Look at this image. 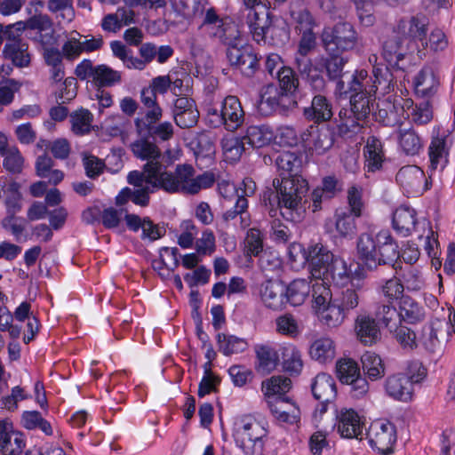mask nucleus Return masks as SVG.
Segmentation results:
<instances>
[{
	"label": "nucleus",
	"instance_id": "nucleus-10",
	"mask_svg": "<svg viewBox=\"0 0 455 455\" xmlns=\"http://www.w3.org/2000/svg\"><path fill=\"white\" fill-rule=\"evenodd\" d=\"M413 101L411 99H403L396 96L379 100L377 104L375 119L385 126L401 125L404 114L412 107Z\"/></svg>",
	"mask_w": 455,
	"mask_h": 455
},
{
	"label": "nucleus",
	"instance_id": "nucleus-6",
	"mask_svg": "<svg viewBox=\"0 0 455 455\" xmlns=\"http://www.w3.org/2000/svg\"><path fill=\"white\" fill-rule=\"evenodd\" d=\"M207 120L214 128L223 125L230 132L237 130L244 121V111L239 99L228 96L220 105H210L207 108Z\"/></svg>",
	"mask_w": 455,
	"mask_h": 455
},
{
	"label": "nucleus",
	"instance_id": "nucleus-35",
	"mask_svg": "<svg viewBox=\"0 0 455 455\" xmlns=\"http://www.w3.org/2000/svg\"><path fill=\"white\" fill-rule=\"evenodd\" d=\"M416 211L409 206L398 207L393 214V228L403 236L416 228Z\"/></svg>",
	"mask_w": 455,
	"mask_h": 455
},
{
	"label": "nucleus",
	"instance_id": "nucleus-59",
	"mask_svg": "<svg viewBox=\"0 0 455 455\" xmlns=\"http://www.w3.org/2000/svg\"><path fill=\"white\" fill-rule=\"evenodd\" d=\"M355 5L360 23L364 27H371L376 21L375 4L377 0H352Z\"/></svg>",
	"mask_w": 455,
	"mask_h": 455
},
{
	"label": "nucleus",
	"instance_id": "nucleus-21",
	"mask_svg": "<svg viewBox=\"0 0 455 455\" xmlns=\"http://www.w3.org/2000/svg\"><path fill=\"white\" fill-rule=\"evenodd\" d=\"M451 145V140L450 136L445 134V132L440 134L438 130L436 135L432 138L428 148L430 168L432 170H436L438 167L443 170L446 166Z\"/></svg>",
	"mask_w": 455,
	"mask_h": 455
},
{
	"label": "nucleus",
	"instance_id": "nucleus-47",
	"mask_svg": "<svg viewBox=\"0 0 455 455\" xmlns=\"http://www.w3.org/2000/svg\"><path fill=\"white\" fill-rule=\"evenodd\" d=\"M243 184L244 185L243 194L236 196V201L234 209L228 210L222 215V220L226 223L234 220L239 214H244L248 208V201L246 196H249L254 193L256 186L255 183L249 179L244 180Z\"/></svg>",
	"mask_w": 455,
	"mask_h": 455
},
{
	"label": "nucleus",
	"instance_id": "nucleus-41",
	"mask_svg": "<svg viewBox=\"0 0 455 455\" xmlns=\"http://www.w3.org/2000/svg\"><path fill=\"white\" fill-rule=\"evenodd\" d=\"M133 155L141 160L147 161L145 164L162 163L160 161L162 154L158 147L145 139H140L131 145Z\"/></svg>",
	"mask_w": 455,
	"mask_h": 455
},
{
	"label": "nucleus",
	"instance_id": "nucleus-50",
	"mask_svg": "<svg viewBox=\"0 0 455 455\" xmlns=\"http://www.w3.org/2000/svg\"><path fill=\"white\" fill-rule=\"evenodd\" d=\"M280 351L284 371L291 374L299 373L303 367L300 351L291 344L282 346Z\"/></svg>",
	"mask_w": 455,
	"mask_h": 455
},
{
	"label": "nucleus",
	"instance_id": "nucleus-27",
	"mask_svg": "<svg viewBox=\"0 0 455 455\" xmlns=\"http://www.w3.org/2000/svg\"><path fill=\"white\" fill-rule=\"evenodd\" d=\"M379 244L378 234L373 236L369 233H362L356 242V252L361 261L368 269H376V252Z\"/></svg>",
	"mask_w": 455,
	"mask_h": 455
},
{
	"label": "nucleus",
	"instance_id": "nucleus-9",
	"mask_svg": "<svg viewBox=\"0 0 455 455\" xmlns=\"http://www.w3.org/2000/svg\"><path fill=\"white\" fill-rule=\"evenodd\" d=\"M178 193L187 195L198 194L202 189L212 187L215 181L214 174L205 172L196 175V170L191 164H183L176 166Z\"/></svg>",
	"mask_w": 455,
	"mask_h": 455
},
{
	"label": "nucleus",
	"instance_id": "nucleus-62",
	"mask_svg": "<svg viewBox=\"0 0 455 455\" xmlns=\"http://www.w3.org/2000/svg\"><path fill=\"white\" fill-rule=\"evenodd\" d=\"M410 109L411 111L407 113V116L417 125L427 124L433 118V109L429 100H426L415 106L413 104Z\"/></svg>",
	"mask_w": 455,
	"mask_h": 455
},
{
	"label": "nucleus",
	"instance_id": "nucleus-58",
	"mask_svg": "<svg viewBox=\"0 0 455 455\" xmlns=\"http://www.w3.org/2000/svg\"><path fill=\"white\" fill-rule=\"evenodd\" d=\"M336 374L342 383L347 384L360 376V369L355 361L342 358L336 363Z\"/></svg>",
	"mask_w": 455,
	"mask_h": 455
},
{
	"label": "nucleus",
	"instance_id": "nucleus-31",
	"mask_svg": "<svg viewBox=\"0 0 455 455\" xmlns=\"http://www.w3.org/2000/svg\"><path fill=\"white\" fill-rule=\"evenodd\" d=\"M365 168L368 172H374L382 167L385 159L383 144L381 140L371 136L367 139L364 147Z\"/></svg>",
	"mask_w": 455,
	"mask_h": 455
},
{
	"label": "nucleus",
	"instance_id": "nucleus-39",
	"mask_svg": "<svg viewBox=\"0 0 455 455\" xmlns=\"http://www.w3.org/2000/svg\"><path fill=\"white\" fill-rule=\"evenodd\" d=\"M243 140L251 148H261L268 146L274 139L273 131L266 125H252L247 128Z\"/></svg>",
	"mask_w": 455,
	"mask_h": 455
},
{
	"label": "nucleus",
	"instance_id": "nucleus-36",
	"mask_svg": "<svg viewBox=\"0 0 455 455\" xmlns=\"http://www.w3.org/2000/svg\"><path fill=\"white\" fill-rule=\"evenodd\" d=\"M304 116L316 123L329 121L332 116V108L329 100L322 94H316L311 106L304 109Z\"/></svg>",
	"mask_w": 455,
	"mask_h": 455
},
{
	"label": "nucleus",
	"instance_id": "nucleus-5",
	"mask_svg": "<svg viewBox=\"0 0 455 455\" xmlns=\"http://www.w3.org/2000/svg\"><path fill=\"white\" fill-rule=\"evenodd\" d=\"M264 427L251 415L238 417L234 425V438L244 455H259L263 449Z\"/></svg>",
	"mask_w": 455,
	"mask_h": 455
},
{
	"label": "nucleus",
	"instance_id": "nucleus-30",
	"mask_svg": "<svg viewBox=\"0 0 455 455\" xmlns=\"http://www.w3.org/2000/svg\"><path fill=\"white\" fill-rule=\"evenodd\" d=\"M438 87V77L430 67H424L415 76V92L422 98L429 100L437 92Z\"/></svg>",
	"mask_w": 455,
	"mask_h": 455
},
{
	"label": "nucleus",
	"instance_id": "nucleus-49",
	"mask_svg": "<svg viewBox=\"0 0 455 455\" xmlns=\"http://www.w3.org/2000/svg\"><path fill=\"white\" fill-rule=\"evenodd\" d=\"M93 77V84L99 88L112 87L122 82V73L115 70L106 64L96 66V73Z\"/></svg>",
	"mask_w": 455,
	"mask_h": 455
},
{
	"label": "nucleus",
	"instance_id": "nucleus-32",
	"mask_svg": "<svg viewBox=\"0 0 455 455\" xmlns=\"http://www.w3.org/2000/svg\"><path fill=\"white\" fill-rule=\"evenodd\" d=\"M314 397L320 403H331L337 395L336 384L332 377L326 373H320L312 384Z\"/></svg>",
	"mask_w": 455,
	"mask_h": 455
},
{
	"label": "nucleus",
	"instance_id": "nucleus-37",
	"mask_svg": "<svg viewBox=\"0 0 455 455\" xmlns=\"http://www.w3.org/2000/svg\"><path fill=\"white\" fill-rule=\"evenodd\" d=\"M291 24L296 31L299 34L313 31L315 20L308 11L301 3L291 4L290 9Z\"/></svg>",
	"mask_w": 455,
	"mask_h": 455
},
{
	"label": "nucleus",
	"instance_id": "nucleus-60",
	"mask_svg": "<svg viewBox=\"0 0 455 455\" xmlns=\"http://www.w3.org/2000/svg\"><path fill=\"white\" fill-rule=\"evenodd\" d=\"M72 131L76 135L88 133L92 128V115L87 109H79L70 115Z\"/></svg>",
	"mask_w": 455,
	"mask_h": 455
},
{
	"label": "nucleus",
	"instance_id": "nucleus-56",
	"mask_svg": "<svg viewBox=\"0 0 455 455\" xmlns=\"http://www.w3.org/2000/svg\"><path fill=\"white\" fill-rule=\"evenodd\" d=\"M291 387V380L283 376H273L262 383V389L267 400L272 397L283 395Z\"/></svg>",
	"mask_w": 455,
	"mask_h": 455
},
{
	"label": "nucleus",
	"instance_id": "nucleus-34",
	"mask_svg": "<svg viewBox=\"0 0 455 455\" xmlns=\"http://www.w3.org/2000/svg\"><path fill=\"white\" fill-rule=\"evenodd\" d=\"M357 216L353 215L347 209L336 210L333 219L335 230L338 235L343 239H353L356 235Z\"/></svg>",
	"mask_w": 455,
	"mask_h": 455
},
{
	"label": "nucleus",
	"instance_id": "nucleus-46",
	"mask_svg": "<svg viewBox=\"0 0 455 455\" xmlns=\"http://www.w3.org/2000/svg\"><path fill=\"white\" fill-rule=\"evenodd\" d=\"M258 359L257 370L264 374L274 371L278 363L279 356L274 347L269 345H258L255 347Z\"/></svg>",
	"mask_w": 455,
	"mask_h": 455
},
{
	"label": "nucleus",
	"instance_id": "nucleus-51",
	"mask_svg": "<svg viewBox=\"0 0 455 455\" xmlns=\"http://www.w3.org/2000/svg\"><path fill=\"white\" fill-rule=\"evenodd\" d=\"M363 371L371 380L381 379L385 375V366L381 358L372 352H366L361 357Z\"/></svg>",
	"mask_w": 455,
	"mask_h": 455
},
{
	"label": "nucleus",
	"instance_id": "nucleus-23",
	"mask_svg": "<svg viewBox=\"0 0 455 455\" xmlns=\"http://www.w3.org/2000/svg\"><path fill=\"white\" fill-rule=\"evenodd\" d=\"M338 432L343 438L363 440V424L356 411L342 409L338 415Z\"/></svg>",
	"mask_w": 455,
	"mask_h": 455
},
{
	"label": "nucleus",
	"instance_id": "nucleus-63",
	"mask_svg": "<svg viewBox=\"0 0 455 455\" xmlns=\"http://www.w3.org/2000/svg\"><path fill=\"white\" fill-rule=\"evenodd\" d=\"M144 116L137 117L134 120V124L137 132L141 134L143 132H147L153 125L156 124L162 118L163 110L159 105L151 106L147 108Z\"/></svg>",
	"mask_w": 455,
	"mask_h": 455
},
{
	"label": "nucleus",
	"instance_id": "nucleus-18",
	"mask_svg": "<svg viewBox=\"0 0 455 455\" xmlns=\"http://www.w3.org/2000/svg\"><path fill=\"white\" fill-rule=\"evenodd\" d=\"M263 304L272 310H282L285 304V286L279 280H267L259 286Z\"/></svg>",
	"mask_w": 455,
	"mask_h": 455
},
{
	"label": "nucleus",
	"instance_id": "nucleus-3",
	"mask_svg": "<svg viewBox=\"0 0 455 455\" xmlns=\"http://www.w3.org/2000/svg\"><path fill=\"white\" fill-rule=\"evenodd\" d=\"M176 170H167L163 163L144 164L142 171H132L128 174L127 180L131 185L141 186L150 184L155 190H163L168 194H177Z\"/></svg>",
	"mask_w": 455,
	"mask_h": 455
},
{
	"label": "nucleus",
	"instance_id": "nucleus-11",
	"mask_svg": "<svg viewBox=\"0 0 455 455\" xmlns=\"http://www.w3.org/2000/svg\"><path fill=\"white\" fill-rule=\"evenodd\" d=\"M323 41L327 50L349 51L358 42V35L354 26L348 22H339L331 29L326 30Z\"/></svg>",
	"mask_w": 455,
	"mask_h": 455
},
{
	"label": "nucleus",
	"instance_id": "nucleus-15",
	"mask_svg": "<svg viewBox=\"0 0 455 455\" xmlns=\"http://www.w3.org/2000/svg\"><path fill=\"white\" fill-rule=\"evenodd\" d=\"M25 446L23 434L14 430L11 422L0 421V451L3 455H21Z\"/></svg>",
	"mask_w": 455,
	"mask_h": 455
},
{
	"label": "nucleus",
	"instance_id": "nucleus-53",
	"mask_svg": "<svg viewBox=\"0 0 455 455\" xmlns=\"http://www.w3.org/2000/svg\"><path fill=\"white\" fill-rule=\"evenodd\" d=\"M346 312L332 300V304L326 306L323 310H319L318 317L320 322L329 328H337L340 326L346 318Z\"/></svg>",
	"mask_w": 455,
	"mask_h": 455
},
{
	"label": "nucleus",
	"instance_id": "nucleus-16",
	"mask_svg": "<svg viewBox=\"0 0 455 455\" xmlns=\"http://www.w3.org/2000/svg\"><path fill=\"white\" fill-rule=\"evenodd\" d=\"M300 137L305 147L318 155L326 152L333 144L332 132L328 128H319L317 125L308 126Z\"/></svg>",
	"mask_w": 455,
	"mask_h": 455
},
{
	"label": "nucleus",
	"instance_id": "nucleus-20",
	"mask_svg": "<svg viewBox=\"0 0 455 455\" xmlns=\"http://www.w3.org/2000/svg\"><path fill=\"white\" fill-rule=\"evenodd\" d=\"M406 42L394 29L392 33L384 40L382 46V55L386 61L391 66H397L399 61L413 52V50L405 44Z\"/></svg>",
	"mask_w": 455,
	"mask_h": 455
},
{
	"label": "nucleus",
	"instance_id": "nucleus-43",
	"mask_svg": "<svg viewBox=\"0 0 455 455\" xmlns=\"http://www.w3.org/2000/svg\"><path fill=\"white\" fill-rule=\"evenodd\" d=\"M375 101V96L364 92H352L350 96V112L357 120H363L371 113Z\"/></svg>",
	"mask_w": 455,
	"mask_h": 455
},
{
	"label": "nucleus",
	"instance_id": "nucleus-52",
	"mask_svg": "<svg viewBox=\"0 0 455 455\" xmlns=\"http://www.w3.org/2000/svg\"><path fill=\"white\" fill-rule=\"evenodd\" d=\"M221 147L227 161L236 162L246 150V143L243 137L235 136L225 137L221 140Z\"/></svg>",
	"mask_w": 455,
	"mask_h": 455
},
{
	"label": "nucleus",
	"instance_id": "nucleus-44",
	"mask_svg": "<svg viewBox=\"0 0 455 455\" xmlns=\"http://www.w3.org/2000/svg\"><path fill=\"white\" fill-rule=\"evenodd\" d=\"M399 315L401 322L413 324L424 319L425 313L419 303L409 296L401 298L399 301Z\"/></svg>",
	"mask_w": 455,
	"mask_h": 455
},
{
	"label": "nucleus",
	"instance_id": "nucleus-4",
	"mask_svg": "<svg viewBox=\"0 0 455 455\" xmlns=\"http://www.w3.org/2000/svg\"><path fill=\"white\" fill-rule=\"evenodd\" d=\"M447 317L435 318L429 325L424 326L419 343L430 354H442L446 343L455 333V311L448 308Z\"/></svg>",
	"mask_w": 455,
	"mask_h": 455
},
{
	"label": "nucleus",
	"instance_id": "nucleus-17",
	"mask_svg": "<svg viewBox=\"0 0 455 455\" xmlns=\"http://www.w3.org/2000/svg\"><path fill=\"white\" fill-rule=\"evenodd\" d=\"M386 395L396 401L408 403L412 400L413 386L403 373H394L384 381Z\"/></svg>",
	"mask_w": 455,
	"mask_h": 455
},
{
	"label": "nucleus",
	"instance_id": "nucleus-64",
	"mask_svg": "<svg viewBox=\"0 0 455 455\" xmlns=\"http://www.w3.org/2000/svg\"><path fill=\"white\" fill-rule=\"evenodd\" d=\"M350 276L351 271L348 269L347 262L336 258L331 267H329L325 280L331 279L337 284H343L348 282Z\"/></svg>",
	"mask_w": 455,
	"mask_h": 455
},
{
	"label": "nucleus",
	"instance_id": "nucleus-8",
	"mask_svg": "<svg viewBox=\"0 0 455 455\" xmlns=\"http://www.w3.org/2000/svg\"><path fill=\"white\" fill-rule=\"evenodd\" d=\"M275 77L279 82L281 91L273 97L266 100L262 97V101H266L272 108H282L283 109L293 108L297 106L294 92L299 86V79L293 69L290 67L282 66L275 72Z\"/></svg>",
	"mask_w": 455,
	"mask_h": 455
},
{
	"label": "nucleus",
	"instance_id": "nucleus-26",
	"mask_svg": "<svg viewBox=\"0 0 455 455\" xmlns=\"http://www.w3.org/2000/svg\"><path fill=\"white\" fill-rule=\"evenodd\" d=\"M395 137L399 150L405 156H414L423 150V139L412 127H399Z\"/></svg>",
	"mask_w": 455,
	"mask_h": 455
},
{
	"label": "nucleus",
	"instance_id": "nucleus-13",
	"mask_svg": "<svg viewBox=\"0 0 455 455\" xmlns=\"http://www.w3.org/2000/svg\"><path fill=\"white\" fill-rule=\"evenodd\" d=\"M396 437V428L389 421H374L367 432V438L371 448L383 454L393 451Z\"/></svg>",
	"mask_w": 455,
	"mask_h": 455
},
{
	"label": "nucleus",
	"instance_id": "nucleus-12",
	"mask_svg": "<svg viewBox=\"0 0 455 455\" xmlns=\"http://www.w3.org/2000/svg\"><path fill=\"white\" fill-rule=\"evenodd\" d=\"M302 259L308 263L310 273L315 279L324 281L329 267L336 259L333 253L322 243L309 245Z\"/></svg>",
	"mask_w": 455,
	"mask_h": 455
},
{
	"label": "nucleus",
	"instance_id": "nucleus-61",
	"mask_svg": "<svg viewBox=\"0 0 455 455\" xmlns=\"http://www.w3.org/2000/svg\"><path fill=\"white\" fill-rule=\"evenodd\" d=\"M402 272L401 277L399 278L403 283L404 288L406 287L409 291H419L424 286V280L422 278L421 272L413 266H406L405 267H400Z\"/></svg>",
	"mask_w": 455,
	"mask_h": 455
},
{
	"label": "nucleus",
	"instance_id": "nucleus-42",
	"mask_svg": "<svg viewBox=\"0 0 455 455\" xmlns=\"http://www.w3.org/2000/svg\"><path fill=\"white\" fill-rule=\"evenodd\" d=\"M395 87L394 76L385 65H377L372 68V83L370 91H380L381 93H389Z\"/></svg>",
	"mask_w": 455,
	"mask_h": 455
},
{
	"label": "nucleus",
	"instance_id": "nucleus-25",
	"mask_svg": "<svg viewBox=\"0 0 455 455\" xmlns=\"http://www.w3.org/2000/svg\"><path fill=\"white\" fill-rule=\"evenodd\" d=\"M267 404L273 416L280 422L293 424L299 419V410L283 395L272 397Z\"/></svg>",
	"mask_w": 455,
	"mask_h": 455
},
{
	"label": "nucleus",
	"instance_id": "nucleus-1",
	"mask_svg": "<svg viewBox=\"0 0 455 455\" xmlns=\"http://www.w3.org/2000/svg\"><path fill=\"white\" fill-rule=\"evenodd\" d=\"M279 199V206L283 218L288 221L298 223L303 219L305 209L302 200L308 192V183L300 175L283 177L273 180Z\"/></svg>",
	"mask_w": 455,
	"mask_h": 455
},
{
	"label": "nucleus",
	"instance_id": "nucleus-7",
	"mask_svg": "<svg viewBox=\"0 0 455 455\" xmlns=\"http://www.w3.org/2000/svg\"><path fill=\"white\" fill-rule=\"evenodd\" d=\"M428 19L424 15H415L402 19L395 30L401 36L413 52L425 50L428 46L427 36L428 32Z\"/></svg>",
	"mask_w": 455,
	"mask_h": 455
},
{
	"label": "nucleus",
	"instance_id": "nucleus-38",
	"mask_svg": "<svg viewBox=\"0 0 455 455\" xmlns=\"http://www.w3.org/2000/svg\"><path fill=\"white\" fill-rule=\"evenodd\" d=\"M312 359L324 363L334 359L336 347L334 341L329 337H321L314 340L309 347Z\"/></svg>",
	"mask_w": 455,
	"mask_h": 455
},
{
	"label": "nucleus",
	"instance_id": "nucleus-45",
	"mask_svg": "<svg viewBox=\"0 0 455 455\" xmlns=\"http://www.w3.org/2000/svg\"><path fill=\"white\" fill-rule=\"evenodd\" d=\"M375 319L389 331H393L402 323L399 312L393 303H379L375 309Z\"/></svg>",
	"mask_w": 455,
	"mask_h": 455
},
{
	"label": "nucleus",
	"instance_id": "nucleus-55",
	"mask_svg": "<svg viewBox=\"0 0 455 455\" xmlns=\"http://www.w3.org/2000/svg\"><path fill=\"white\" fill-rule=\"evenodd\" d=\"M362 298V290L360 287H347L343 289L339 295L333 300L343 309L346 313H348L360 305Z\"/></svg>",
	"mask_w": 455,
	"mask_h": 455
},
{
	"label": "nucleus",
	"instance_id": "nucleus-2",
	"mask_svg": "<svg viewBox=\"0 0 455 455\" xmlns=\"http://www.w3.org/2000/svg\"><path fill=\"white\" fill-rule=\"evenodd\" d=\"M199 29L212 41L228 48L243 45L237 25L228 17H221L213 7L205 11Z\"/></svg>",
	"mask_w": 455,
	"mask_h": 455
},
{
	"label": "nucleus",
	"instance_id": "nucleus-33",
	"mask_svg": "<svg viewBox=\"0 0 455 455\" xmlns=\"http://www.w3.org/2000/svg\"><path fill=\"white\" fill-rule=\"evenodd\" d=\"M3 55L19 68H28L31 63L28 44L26 42H12L5 44Z\"/></svg>",
	"mask_w": 455,
	"mask_h": 455
},
{
	"label": "nucleus",
	"instance_id": "nucleus-54",
	"mask_svg": "<svg viewBox=\"0 0 455 455\" xmlns=\"http://www.w3.org/2000/svg\"><path fill=\"white\" fill-rule=\"evenodd\" d=\"M216 338L219 350L225 355L243 352L248 347L245 339L235 335L219 333Z\"/></svg>",
	"mask_w": 455,
	"mask_h": 455
},
{
	"label": "nucleus",
	"instance_id": "nucleus-29",
	"mask_svg": "<svg viewBox=\"0 0 455 455\" xmlns=\"http://www.w3.org/2000/svg\"><path fill=\"white\" fill-rule=\"evenodd\" d=\"M424 180L423 171L416 165L403 166L396 174V181L408 194L420 192Z\"/></svg>",
	"mask_w": 455,
	"mask_h": 455
},
{
	"label": "nucleus",
	"instance_id": "nucleus-22",
	"mask_svg": "<svg viewBox=\"0 0 455 455\" xmlns=\"http://www.w3.org/2000/svg\"><path fill=\"white\" fill-rule=\"evenodd\" d=\"M357 339L365 346L376 344L381 337L377 320L366 314H360L355 320Z\"/></svg>",
	"mask_w": 455,
	"mask_h": 455
},
{
	"label": "nucleus",
	"instance_id": "nucleus-57",
	"mask_svg": "<svg viewBox=\"0 0 455 455\" xmlns=\"http://www.w3.org/2000/svg\"><path fill=\"white\" fill-rule=\"evenodd\" d=\"M0 197L4 198L6 212H20L22 208L21 194L20 193V185L17 182H11L6 187H3Z\"/></svg>",
	"mask_w": 455,
	"mask_h": 455
},
{
	"label": "nucleus",
	"instance_id": "nucleus-40",
	"mask_svg": "<svg viewBox=\"0 0 455 455\" xmlns=\"http://www.w3.org/2000/svg\"><path fill=\"white\" fill-rule=\"evenodd\" d=\"M275 162L282 178L298 175L302 165L301 157L291 151L280 152Z\"/></svg>",
	"mask_w": 455,
	"mask_h": 455
},
{
	"label": "nucleus",
	"instance_id": "nucleus-24",
	"mask_svg": "<svg viewBox=\"0 0 455 455\" xmlns=\"http://www.w3.org/2000/svg\"><path fill=\"white\" fill-rule=\"evenodd\" d=\"M379 244L376 252V268L380 265H394L399 259L398 245L388 230L378 233Z\"/></svg>",
	"mask_w": 455,
	"mask_h": 455
},
{
	"label": "nucleus",
	"instance_id": "nucleus-14",
	"mask_svg": "<svg viewBox=\"0 0 455 455\" xmlns=\"http://www.w3.org/2000/svg\"><path fill=\"white\" fill-rule=\"evenodd\" d=\"M227 58L232 66H235L248 77L252 76L259 69V59L249 45H237L227 49Z\"/></svg>",
	"mask_w": 455,
	"mask_h": 455
},
{
	"label": "nucleus",
	"instance_id": "nucleus-48",
	"mask_svg": "<svg viewBox=\"0 0 455 455\" xmlns=\"http://www.w3.org/2000/svg\"><path fill=\"white\" fill-rule=\"evenodd\" d=\"M310 291L311 285L307 280H294L285 287V300L292 306H299L305 301Z\"/></svg>",
	"mask_w": 455,
	"mask_h": 455
},
{
	"label": "nucleus",
	"instance_id": "nucleus-28",
	"mask_svg": "<svg viewBox=\"0 0 455 455\" xmlns=\"http://www.w3.org/2000/svg\"><path fill=\"white\" fill-rule=\"evenodd\" d=\"M295 65L299 75L307 80L315 92H321L323 91L325 81L307 56L295 55Z\"/></svg>",
	"mask_w": 455,
	"mask_h": 455
},
{
	"label": "nucleus",
	"instance_id": "nucleus-19",
	"mask_svg": "<svg viewBox=\"0 0 455 455\" xmlns=\"http://www.w3.org/2000/svg\"><path fill=\"white\" fill-rule=\"evenodd\" d=\"M124 220L128 229L131 231L138 232L141 229L142 240L148 239L153 242L161 238L165 234L164 228L155 224L148 217L140 218L137 214L125 212Z\"/></svg>",
	"mask_w": 455,
	"mask_h": 455
}]
</instances>
